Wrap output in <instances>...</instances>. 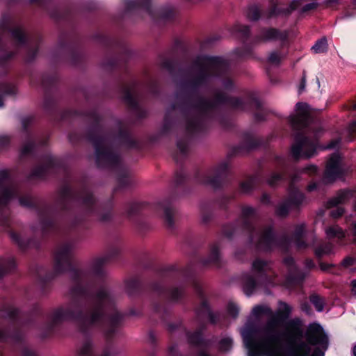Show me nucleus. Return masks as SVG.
I'll return each instance as SVG.
<instances>
[{"instance_id": "obj_39", "label": "nucleus", "mask_w": 356, "mask_h": 356, "mask_svg": "<svg viewBox=\"0 0 356 356\" xmlns=\"http://www.w3.org/2000/svg\"><path fill=\"white\" fill-rule=\"evenodd\" d=\"M202 310L200 312V313L203 315L204 314H207L208 316H210L211 314H210V311H209V307L207 305V303L204 302L202 304Z\"/></svg>"}, {"instance_id": "obj_54", "label": "nucleus", "mask_w": 356, "mask_h": 356, "mask_svg": "<svg viewBox=\"0 0 356 356\" xmlns=\"http://www.w3.org/2000/svg\"><path fill=\"white\" fill-rule=\"evenodd\" d=\"M177 146H178L179 149L181 152H184V150H185V149H186V147L182 146L180 143H179V144L177 145Z\"/></svg>"}, {"instance_id": "obj_46", "label": "nucleus", "mask_w": 356, "mask_h": 356, "mask_svg": "<svg viewBox=\"0 0 356 356\" xmlns=\"http://www.w3.org/2000/svg\"><path fill=\"white\" fill-rule=\"evenodd\" d=\"M351 291L354 295H356V280L351 282Z\"/></svg>"}, {"instance_id": "obj_33", "label": "nucleus", "mask_w": 356, "mask_h": 356, "mask_svg": "<svg viewBox=\"0 0 356 356\" xmlns=\"http://www.w3.org/2000/svg\"><path fill=\"white\" fill-rule=\"evenodd\" d=\"M343 213V209L337 207L331 211V216L334 218H338Z\"/></svg>"}, {"instance_id": "obj_6", "label": "nucleus", "mask_w": 356, "mask_h": 356, "mask_svg": "<svg viewBox=\"0 0 356 356\" xmlns=\"http://www.w3.org/2000/svg\"><path fill=\"white\" fill-rule=\"evenodd\" d=\"M311 113L310 108L307 104L298 103L296 104V114L291 116V122L293 127H301L307 124Z\"/></svg>"}, {"instance_id": "obj_24", "label": "nucleus", "mask_w": 356, "mask_h": 356, "mask_svg": "<svg viewBox=\"0 0 356 356\" xmlns=\"http://www.w3.org/2000/svg\"><path fill=\"white\" fill-rule=\"evenodd\" d=\"M311 302L314 305L317 311H323L324 302L321 298L317 296H312L311 297Z\"/></svg>"}, {"instance_id": "obj_55", "label": "nucleus", "mask_w": 356, "mask_h": 356, "mask_svg": "<svg viewBox=\"0 0 356 356\" xmlns=\"http://www.w3.org/2000/svg\"><path fill=\"white\" fill-rule=\"evenodd\" d=\"M193 125H194V122H188V126H187V129H188V130L192 129V127H193Z\"/></svg>"}, {"instance_id": "obj_10", "label": "nucleus", "mask_w": 356, "mask_h": 356, "mask_svg": "<svg viewBox=\"0 0 356 356\" xmlns=\"http://www.w3.org/2000/svg\"><path fill=\"white\" fill-rule=\"evenodd\" d=\"M353 195V191L348 189L342 190L339 191L336 195L328 202L327 204L330 207H334L340 204H343L349 200Z\"/></svg>"}, {"instance_id": "obj_18", "label": "nucleus", "mask_w": 356, "mask_h": 356, "mask_svg": "<svg viewBox=\"0 0 356 356\" xmlns=\"http://www.w3.org/2000/svg\"><path fill=\"white\" fill-rule=\"evenodd\" d=\"M12 35L17 45L24 43L26 38L20 28L17 27L13 29L12 30Z\"/></svg>"}, {"instance_id": "obj_4", "label": "nucleus", "mask_w": 356, "mask_h": 356, "mask_svg": "<svg viewBox=\"0 0 356 356\" xmlns=\"http://www.w3.org/2000/svg\"><path fill=\"white\" fill-rule=\"evenodd\" d=\"M72 250L71 246L60 247L55 254V268L58 273L63 271L70 264Z\"/></svg>"}, {"instance_id": "obj_60", "label": "nucleus", "mask_w": 356, "mask_h": 356, "mask_svg": "<svg viewBox=\"0 0 356 356\" xmlns=\"http://www.w3.org/2000/svg\"><path fill=\"white\" fill-rule=\"evenodd\" d=\"M267 199H268V196L267 195H264L263 196V202H267Z\"/></svg>"}, {"instance_id": "obj_15", "label": "nucleus", "mask_w": 356, "mask_h": 356, "mask_svg": "<svg viewBox=\"0 0 356 356\" xmlns=\"http://www.w3.org/2000/svg\"><path fill=\"white\" fill-rule=\"evenodd\" d=\"M256 286V282L252 276L246 275L243 277V291L249 295L251 293Z\"/></svg>"}, {"instance_id": "obj_11", "label": "nucleus", "mask_w": 356, "mask_h": 356, "mask_svg": "<svg viewBox=\"0 0 356 356\" xmlns=\"http://www.w3.org/2000/svg\"><path fill=\"white\" fill-rule=\"evenodd\" d=\"M104 259L98 258L92 261L89 269L86 271L80 273V277L84 279L90 275H96L100 274L102 271V266L104 263Z\"/></svg>"}, {"instance_id": "obj_47", "label": "nucleus", "mask_w": 356, "mask_h": 356, "mask_svg": "<svg viewBox=\"0 0 356 356\" xmlns=\"http://www.w3.org/2000/svg\"><path fill=\"white\" fill-rule=\"evenodd\" d=\"M315 7L314 3H309L304 6L303 11H307L311 9H313Z\"/></svg>"}, {"instance_id": "obj_64", "label": "nucleus", "mask_w": 356, "mask_h": 356, "mask_svg": "<svg viewBox=\"0 0 356 356\" xmlns=\"http://www.w3.org/2000/svg\"><path fill=\"white\" fill-rule=\"evenodd\" d=\"M355 1L356 2V0H355Z\"/></svg>"}, {"instance_id": "obj_12", "label": "nucleus", "mask_w": 356, "mask_h": 356, "mask_svg": "<svg viewBox=\"0 0 356 356\" xmlns=\"http://www.w3.org/2000/svg\"><path fill=\"white\" fill-rule=\"evenodd\" d=\"M303 0H293L291 1L290 6L289 8L285 9L282 7L277 8V6H275L268 13V17H271L273 16H277L280 14H284V15H288L289 14L292 10H295L296 8H298L300 4H302V1Z\"/></svg>"}, {"instance_id": "obj_63", "label": "nucleus", "mask_w": 356, "mask_h": 356, "mask_svg": "<svg viewBox=\"0 0 356 356\" xmlns=\"http://www.w3.org/2000/svg\"><path fill=\"white\" fill-rule=\"evenodd\" d=\"M355 211H356V203H355Z\"/></svg>"}, {"instance_id": "obj_44", "label": "nucleus", "mask_w": 356, "mask_h": 356, "mask_svg": "<svg viewBox=\"0 0 356 356\" xmlns=\"http://www.w3.org/2000/svg\"><path fill=\"white\" fill-rule=\"evenodd\" d=\"M11 268H7L5 266H0V277L6 274Z\"/></svg>"}, {"instance_id": "obj_2", "label": "nucleus", "mask_w": 356, "mask_h": 356, "mask_svg": "<svg viewBox=\"0 0 356 356\" xmlns=\"http://www.w3.org/2000/svg\"><path fill=\"white\" fill-rule=\"evenodd\" d=\"M346 172V170L341 166L339 156L334 154L327 161L324 180L327 183H331L343 177Z\"/></svg>"}, {"instance_id": "obj_8", "label": "nucleus", "mask_w": 356, "mask_h": 356, "mask_svg": "<svg viewBox=\"0 0 356 356\" xmlns=\"http://www.w3.org/2000/svg\"><path fill=\"white\" fill-rule=\"evenodd\" d=\"M274 241L275 239L271 228H267L263 232L259 238L255 241V243L258 248L268 250L273 246Z\"/></svg>"}, {"instance_id": "obj_34", "label": "nucleus", "mask_w": 356, "mask_h": 356, "mask_svg": "<svg viewBox=\"0 0 356 356\" xmlns=\"http://www.w3.org/2000/svg\"><path fill=\"white\" fill-rule=\"evenodd\" d=\"M280 175L275 173L268 179V182L270 185L273 186L277 181L280 179Z\"/></svg>"}, {"instance_id": "obj_42", "label": "nucleus", "mask_w": 356, "mask_h": 356, "mask_svg": "<svg viewBox=\"0 0 356 356\" xmlns=\"http://www.w3.org/2000/svg\"><path fill=\"white\" fill-rule=\"evenodd\" d=\"M124 99L127 102V103H129V104H134L133 99H132L133 97H132V95L130 92L126 93V95L124 96Z\"/></svg>"}, {"instance_id": "obj_62", "label": "nucleus", "mask_w": 356, "mask_h": 356, "mask_svg": "<svg viewBox=\"0 0 356 356\" xmlns=\"http://www.w3.org/2000/svg\"><path fill=\"white\" fill-rule=\"evenodd\" d=\"M353 109L356 110V104L353 105Z\"/></svg>"}, {"instance_id": "obj_7", "label": "nucleus", "mask_w": 356, "mask_h": 356, "mask_svg": "<svg viewBox=\"0 0 356 356\" xmlns=\"http://www.w3.org/2000/svg\"><path fill=\"white\" fill-rule=\"evenodd\" d=\"M303 199L304 197L300 192L298 190L291 189L290 199L278 207L276 211L277 214L280 216H286L289 209L298 207L302 202Z\"/></svg>"}, {"instance_id": "obj_56", "label": "nucleus", "mask_w": 356, "mask_h": 356, "mask_svg": "<svg viewBox=\"0 0 356 356\" xmlns=\"http://www.w3.org/2000/svg\"><path fill=\"white\" fill-rule=\"evenodd\" d=\"M339 0H327V3L330 4V5H333L336 3L338 2Z\"/></svg>"}, {"instance_id": "obj_5", "label": "nucleus", "mask_w": 356, "mask_h": 356, "mask_svg": "<svg viewBox=\"0 0 356 356\" xmlns=\"http://www.w3.org/2000/svg\"><path fill=\"white\" fill-rule=\"evenodd\" d=\"M292 154L296 159L302 156L311 157L314 154L315 148L307 138L297 140L296 144L292 146Z\"/></svg>"}, {"instance_id": "obj_37", "label": "nucleus", "mask_w": 356, "mask_h": 356, "mask_svg": "<svg viewBox=\"0 0 356 356\" xmlns=\"http://www.w3.org/2000/svg\"><path fill=\"white\" fill-rule=\"evenodd\" d=\"M190 341L193 343H199L201 341L200 335L197 333L190 337Z\"/></svg>"}, {"instance_id": "obj_32", "label": "nucleus", "mask_w": 356, "mask_h": 356, "mask_svg": "<svg viewBox=\"0 0 356 356\" xmlns=\"http://www.w3.org/2000/svg\"><path fill=\"white\" fill-rule=\"evenodd\" d=\"M254 213V209L250 207H245L242 209V214L244 216H250Z\"/></svg>"}, {"instance_id": "obj_31", "label": "nucleus", "mask_w": 356, "mask_h": 356, "mask_svg": "<svg viewBox=\"0 0 356 356\" xmlns=\"http://www.w3.org/2000/svg\"><path fill=\"white\" fill-rule=\"evenodd\" d=\"M305 227L304 224H300L296 226V229L294 231V234L296 236H300L305 232Z\"/></svg>"}, {"instance_id": "obj_14", "label": "nucleus", "mask_w": 356, "mask_h": 356, "mask_svg": "<svg viewBox=\"0 0 356 356\" xmlns=\"http://www.w3.org/2000/svg\"><path fill=\"white\" fill-rule=\"evenodd\" d=\"M326 236L329 238H343L345 236L343 231L337 225L327 227L325 229Z\"/></svg>"}, {"instance_id": "obj_61", "label": "nucleus", "mask_w": 356, "mask_h": 356, "mask_svg": "<svg viewBox=\"0 0 356 356\" xmlns=\"http://www.w3.org/2000/svg\"><path fill=\"white\" fill-rule=\"evenodd\" d=\"M200 356H209L205 352H202L200 354Z\"/></svg>"}, {"instance_id": "obj_53", "label": "nucleus", "mask_w": 356, "mask_h": 356, "mask_svg": "<svg viewBox=\"0 0 356 356\" xmlns=\"http://www.w3.org/2000/svg\"><path fill=\"white\" fill-rule=\"evenodd\" d=\"M5 337H6L5 333L1 330H0V341L3 340L5 339Z\"/></svg>"}, {"instance_id": "obj_52", "label": "nucleus", "mask_w": 356, "mask_h": 356, "mask_svg": "<svg viewBox=\"0 0 356 356\" xmlns=\"http://www.w3.org/2000/svg\"><path fill=\"white\" fill-rule=\"evenodd\" d=\"M149 0H139L138 1V4H140V5H147L148 3H149Z\"/></svg>"}, {"instance_id": "obj_30", "label": "nucleus", "mask_w": 356, "mask_h": 356, "mask_svg": "<svg viewBox=\"0 0 356 356\" xmlns=\"http://www.w3.org/2000/svg\"><path fill=\"white\" fill-rule=\"evenodd\" d=\"M218 247L214 245L211 248V259L213 261H216L218 259L219 253H218Z\"/></svg>"}, {"instance_id": "obj_20", "label": "nucleus", "mask_w": 356, "mask_h": 356, "mask_svg": "<svg viewBox=\"0 0 356 356\" xmlns=\"http://www.w3.org/2000/svg\"><path fill=\"white\" fill-rule=\"evenodd\" d=\"M268 264L264 261L256 259L252 263V270L256 273H260L267 269Z\"/></svg>"}, {"instance_id": "obj_3", "label": "nucleus", "mask_w": 356, "mask_h": 356, "mask_svg": "<svg viewBox=\"0 0 356 356\" xmlns=\"http://www.w3.org/2000/svg\"><path fill=\"white\" fill-rule=\"evenodd\" d=\"M83 312V307L79 304H73L67 308L56 310L52 315V321L55 323L76 319Z\"/></svg>"}, {"instance_id": "obj_51", "label": "nucleus", "mask_w": 356, "mask_h": 356, "mask_svg": "<svg viewBox=\"0 0 356 356\" xmlns=\"http://www.w3.org/2000/svg\"><path fill=\"white\" fill-rule=\"evenodd\" d=\"M11 237L13 240H15L16 242H19V240H18V238H19V236L15 234V233H12L11 234Z\"/></svg>"}, {"instance_id": "obj_22", "label": "nucleus", "mask_w": 356, "mask_h": 356, "mask_svg": "<svg viewBox=\"0 0 356 356\" xmlns=\"http://www.w3.org/2000/svg\"><path fill=\"white\" fill-rule=\"evenodd\" d=\"M247 16L251 20H257L260 16L259 10L257 6H252L247 11Z\"/></svg>"}, {"instance_id": "obj_21", "label": "nucleus", "mask_w": 356, "mask_h": 356, "mask_svg": "<svg viewBox=\"0 0 356 356\" xmlns=\"http://www.w3.org/2000/svg\"><path fill=\"white\" fill-rule=\"evenodd\" d=\"M332 246L330 243H326L317 248L315 250L316 254L318 257L328 254L332 252Z\"/></svg>"}, {"instance_id": "obj_29", "label": "nucleus", "mask_w": 356, "mask_h": 356, "mask_svg": "<svg viewBox=\"0 0 356 356\" xmlns=\"http://www.w3.org/2000/svg\"><path fill=\"white\" fill-rule=\"evenodd\" d=\"M228 163L227 162L221 163L216 169V174L218 176L222 175L228 169Z\"/></svg>"}, {"instance_id": "obj_41", "label": "nucleus", "mask_w": 356, "mask_h": 356, "mask_svg": "<svg viewBox=\"0 0 356 356\" xmlns=\"http://www.w3.org/2000/svg\"><path fill=\"white\" fill-rule=\"evenodd\" d=\"M354 263V259H352V258H346L345 259L343 262H342V264L343 266L345 267H348V266H350L351 265H353Z\"/></svg>"}, {"instance_id": "obj_58", "label": "nucleus", "mask_w": 356, "mask_h": 356, "mask_svg": "<svg viewBox=\"0 0 356 356\" xmlns=\"http://www.w3.org/2000/svg\"><path fill=\"white\" fill-rule=\"evenodd\" d=\"M352 352H353V356H356V344L353 346Z\"/></svg>"}, {"instance_id": "obj_19", "label": "nucleus", "mask_w": 356, "mask_h": 356, "mask_svg": "<svg viewBox=\"0 0 356 356\" xmlns=\"http://www.w3.org/2000/svg\"><path fill=\"white\" fill-rule=\"evenodd\" d=\"M102 317V312L99 308L98 306H97L92 312L90 316L86 319L88 323H95L99 322Z\"/></svg>"}, {"instance_id": "obj_26", "label": "nucleus", "mask_w": 356, "mask_h": 356, "mask_svg": "<svg viewBox=\"0 0 356 356\" xmlns=\"http://www.w3.org/2000/svg\"><path fill=\"white\" fill-rule=\"evenodd\" d=\"M232 345V340L230 338H225L220 341V348L222 351L229 350Z\"/></svg>"}, {"instance_id": "obj_59", "label": "nucleus", "mask_w": 356, "mask_h": 356, "mask_svg": "<svg viewBox=\"0 0 356 356\" xmlns=\"http://www.w3.org/2000/svg\"><path fill=\"white\" fill-rule=\"evenodd\" d=\"M3 106V96L1 95L0 97V108H1Z\"/></svg>"}, {"instance_id": "obj_28", "label": "nucleus", "mask_w": 356, "mask_h": 356, "mask_svg": "<svg viewBox=\"0 0 356 356\" xmlns=\"http://www.w3.org/2000/svg\"><path fill=\"white\" fill-rule=\"evenodd\" d=\"M238 307L233 302H230L227 305V312L232 317L235 318L238 314Z\"/></svg>"}, {"instance_id": "obj_40", "label": "nucleus", "mask_w": 356, "mask_h": 356, "mask_svg": "<svg viewBox=\"0 0 356 356\" xmlns=\"http://www.w3.org/2000/svg\"><path fill=\"white\" fill-rule=\"evenodd\" d=\"M348 132L350 135H353L356 132V121L353 122L348 127Z\"/></svg>"}, {"instance_id": "obj_35", "label": "nucleus", "mask_w": 356, "mask_h": 356, "mask_svg": "<svg viewBox=\"0 0 356 356\" xmlns=\"http://www.w3.org/2000/svg\"><path fill=\"white\" fill-rule=\"evenodd\" d=\"M252 187V182L248 181L241 184V188L244 192H248Z\"/></svg>"}, {"instance_id": "obj_16", "label": "nucleus", "mask_w": 356, "mask_h": 356, "mask_svg": "<svg viewBox=\"0 0 356 356\" xmlns=\"http://www.w3.org/2000/svg\"><path fill=\"white\" fill-rule=\"evenodd\" d=\"M174 210L170 207H165L163 210V218L165 220V224L172 227L174 225Z\"/></svg>"}, {"instance_id": "obj_9", "label": "nucleus", "mask_w": 356, "mask_h": 356, "mask_svg": "<svg viewBox=\"0 0 356 356\" xmlns=\"http://www.w3.org/2000/svg\"><path fill=\"white\" fill-rule=\"evenodd\" d=\"M261 36L264 40L284 41L288 34L286 32H280L275 29H268L263 31Z\"/></svg>"}, {"instance_id": "obj_25", "label": "nucleus", "mask_w": 356, "mask_h": 356, "mask_svg": "<svg viewBox=\"0 0 356 356\" xmlns=\"http://www.w3.org/2000/svg\"><path fill=\"white\" fill-rule=\"evenodd\" d=\"M283 58L284 56L280 53L277 51H273L269 55L268 60L273 64H278Z\"/></svg>"}, {"instance_id": "obj_17", "label": "nucleus", "mask_w": 356, "mask_h": 356, "mask_svg": "<svg viewBox=\"0 0 356 356\" xmlns=\"http://www.w3.org/2000/svg\"><path fill=\"white\" fill-rule=\"evenodd\" d=\"M312 49L316 54H321L326 51L327 49V40L325 38H321L316 42V44L312 47Z\"/></svg>"}, {"instance_id": "obj_45", "label": "nucleus", "mask_w": 356, "mask_h": 356, "mask_svg": "<svg viewBox=\"0 0 356 356\" xmlns=\"http://www.w3.org/2000/svg\"><path fill=\"white\" fill-rule=\"evenodd\" d=\"M339 143V140H334L333 141H332L327 147L326 148L327 149H330V148H333L334 147H336Z\"/></svg>"}, {"instance_id": "obj_43", "label": "nucleus", "mask_w": 356, "mask_h": 356, "mask_svg": "<svg viewBox=\"0 0 356 356\" xmlns=\"http://www.w3.org/2000/svg\"><path fill=\"white\" fill-rule=\"evenodd\" d=\"M98 299L103 302L104 303H105L106 302V293L105 291H102L101 293H99V294L98 295Z\"/></svg>"}, {"instance_id": "obj_13", "label": "nucleus", "mask_w": 356, "mask_h": 356, "mask_svg": "<svg viewBox=\"0 0 356 356\" xmlns=\"http://www.w3.org/2000/svg\"><path fill=\"white\" fill-rule=\"evenodd\" d=\"M95 146L96 147V155L97 159L98 161H100L101 159H105L106 161H111V154L109 151L107 149H102V147H108L107 144L104 142H97L95 144Z\"/></svg>"}, {"instance_id": "obj_36", "label": "nucleus", "mask_w": 356, "mask_h": 356, "mask_svg": "<svg viewBox=\"0 0 356 356\" xmlns=\"http://www.w3.org/2000/svg\"><path fill=\"white\" fill-rule=\"evenodd\" d=\"M12 192L10 190H6L3 193V197L1 200H0V204H4L6 202V201L9 199V197L11 196Z\"/></svg>"}, {"instance_id": "obj_48", "label": "nucleus", "mask_w": 356, "mask_h": 356, "mask_svg": "<svg viewBox=\"0 0 356 356\" xmlns=\"http://www.w3.org/2000/svg\"><path fill=\"white\" fill-rule=\"evenodd\" d=\"M9 139L7 136H0V144H6L8 142Z\"/></svg>"}, {"instance_id": "obj_27", "label": "nucleus", "mask_w": 356, "mask_h": 356, "mask_svg": "<svg viewBox=\"0 0 356 356\" xmlns=\"http://www.w3.org/2000/svg\"><path fill=\"white\" fill-rule=\"evenodd\" d=\"M318 345L321 346L323 348H327V345H328V341L327 342V345H325V344L322 345V344H319V343H318ZM316 346H317V344H315L314 346H313V348L318 349L320 351V353L322 354V356H323V353L320 350L318 347H316ZM288 346L290 348L289 352L285 351L284 349L283 348V347L282 346V350L283 351V354L286 356H296L293 352V347L291 346Z\"/></svg>"}, {"instance_id": "obj_49", "label": "nucleus", "mask_w": 356, "mask_h": 356, "mask_svg": "<svg viewBox=\"0 0 356 356\" xmlns=\"http://www.w3.org/2000/svg\"><path fill=\"white\" fill-rule=\"evenodd\" d=\"M306 171L311 172H315L316 170V168L314 165H309L305 168Z\"/></svg>"}, {"instance_id": "obj_50", "label": "nucleus", "mask_w": 356, "mask_h": 356, "mask_svg": "<svg viewBox=\"0 0 356 356\" xmlns=\"http://www.w3.org/2000/svg\"><path fill=\"white\" fill-rule=\"evenodd\" d=\"M316 188H317V184H315V183H314V184H309V185L308 186V190H309V191H314V190L316 189Z\"/></svg>"}, {"instance_id": "obj_1", "label": "nucleus", "mask_w": 356, "mask_h": 356, "mask_svg": "<svg viewBox=\"0 0 356 356\" xmlns=\"http://www.w3.org/2000/svg\"><path fill=\"white\" fill-rule=\"evenodd\" d=\"M291 307L280 302L277 310L273 314L267 306H256L252 314L256 316L262 314L269 318L262 330L259 333L249 324L241 330L243 342L248 349V356H286L282 346L293 347L296 356H322L320 351L314 348L315 344L327 345V337L318 324L309 326L305 341H303V330L300 321L291 319L286 321L291 313Z\"/></svg>"}, {"instance_id": "obj_23", "label": "nucleus", "mask_w": 356, "mask_h": 356, "mask_svg": "<svg viewBox=\"0 0 356 356\" xmlns=\"http://www.w3.org/2000/svg\"><path fill=\"white\" fill-rule=\"evenodd\" d=\"M92 346L90 341H86L83 343L79 349L80 356H88L92 353Z\"/></svg>"}, {"instance_id": "obj_38", "label": "nucleus", "mask_w": 356, "mask_h": 356, "mask_svg": "<svg viewBox=\"0 0 356 356\" xmlns=\"http://www.w3.org/2000/svg\"><path fill=\"white\" fill-rule=\"evenodd\" d=\"M305 86H306V76L305 74H303V76L302 77L301 83L300 84L299 89H298V91L300 93H301L302 92H303L305 90Z\"/></svg>"}, {"instance_id": "obj_57", "label": "nucleus", "mask_w": 356, "mask_h": 356, "mask_svg": "<svg viewBox=\"0 0 356 356\" xmlns=\"http://www.w3.org/2000/svg\"><path fill=\"white\" fill-rule=\"evenodd\" d=\"M353 234L354 236L356 237V222L353 223Z\"/></svg>"}]
</instances>
